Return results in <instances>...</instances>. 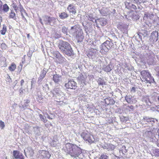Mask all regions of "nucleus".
Listing matches in <instances>:
<instances>
[{
  "label": "nucleus",
  "mask_w": 159,
  "mask_h": 159,
  "mask_svg": "<svg viewBox=\"0 0 159 159\" xmlns=\"http://www.w3.org/2000/svg\"><path fill=\"white\" fill-rule=\"evenodd\" d=\"M65 150L67 154L71 157L77 159H83L84 157L82 149L80 145H77L70 143H66L65 145Z\"/></svg>",
  "instance_id": "f257e3e1"
},
{
  "label": "nucleus",
  "mask_w": 159,
  "mask_h": 159,
  "mask_svg": "<svg viewBox=\"0 0 159 159\" xmlns=\"http://www.w3.org/2000/svg\"><path fill=\"white\" fill-rule=\"evenodd\" d=\"M61 52L69 56L74 55V52L70 45L67 42L60 40L57 45Z\"/></svg>",
  "instance_id": "f03ea898"
},
{
  "label": "nucleus",
  "mask_w": 159,
  "mask_h": 159,
  "mask_svg": "<svg viewBox=\"0 0 159 159\" xmlns=\"http://www.w3.org/2000/svg\"><path fill=\"white\" fill-rule=\"evenodd\" d=\"M140 74L141 76V79L142 81L146 84H149L147 85L148 86L149 85H150L152 83H155L153 78L148 71L145 70H142Z\"/></svg>",
  "instance_id": "7ed1b4c3"
},
{
  "label": "nucleus",
  "mask_w": 159,
  "mask_h": 159,
  "mask_svg": "<svg viewBox=\"0 0 159 159\" xmlns=\"http://www.w3.org/2000/svg\"><path fill=\"white\" fill-rule=\"evenodd\" d=\"M113 43L107 40L100 46V52L103 55H106L112 47Z\"/></svg>",
  "instance_id": "20e7f679"
},
{
  "label": "nucleus",
  "mask_w": 159,
  "mask_h": 159,
  "mask_svg": "<svg viewBox=\"0 0 159 159\" xmlns=\"http://www.w3.org/2000/svg\"><path fill=\"white\" fill-rule=\"evenodd\" d=\"M146 62L149 65H154L156 62V58L154 53L151 51H148L144 55Z\"/></svg>",
  "instance_id": "39448f33"
},
{
  "label": "nucleus",
  "mask_w": 159,
  "mask_h": 159,
  "mask_svg": "<svg viewBox=\"0 0 159 159\" xmlns=\"http://www.w3.org/2000/svg\"><path fill=\"white\" fill-rule=\"evenodd\" d=\"M42 18L44 24L46 25L53 26L56 22V19L53 17L44 15Z\"/></svg>",
  "instance_id": "423d86ee"
},
{
  "label": "nucleus",
  "mask_w": 159,
  "mask_h": 159,
  "mask_svg": "<svg viewBox=\"0 0 159 159\" xmlns=\"http://www.w3.org/2000/svg\"><path fill=\"white\" fill-rule=\"evenodd\" d=\"M81 136L84 140L88 141L91 143L96 142L93 136L89 133H86L85 132H83L81 134Z\"/></svg>",
  "instance_id": "0eeeda50"
},
{
  "label": "nucleus",
  "mask_w": 159,
  "mask_h": 159,
  "mask_svg": "<svg viewBox=\"0 0 159 159\" xmlns=\"http://www.w3.org/2000/svg\"><path fill=\"white\" fill-rule=\"evenodd\" d=\"M39 157H42V159H49L51 155L48 151L40 150L39 151Z\"/></svg>",
  "instance_id": "6e6552de"
},
{
  "label": "nucleus",
  "mask_w": 159,
  "mask_h": 159,
  "mask_svg": "<svg viewBox=\"0 0 159 159\" xmlns=\"http://www.w3.org/2000/svg\"><path fill=\"white\" fill-rule=\"evenodd\" d=\"M65 86L67 89H75L77 87V84L73 80H71L65 84Z\"/></svg>",
  "instance_id": "1a4fd4ad"
},
{
  "label": "nucleus",
  "mask_w": 159,
  "mask_h": 159,
  "mask_svg": "<svg viewBox=\"0 0 159 159\" xmlns=\"http://www.w3.org/2000/svg\"><path fill=\"white\" fill-rule=\"evenodd\" d=\"M81 30L76 25H75L71 27V29L69 31V33L72 36H75L77 33L81 31Z\"/></svg>",
  "instance_id": "9d476101"
},
{
  "label": "nucleus",
  "mask_w": 159,
  "mask_h": 159,
  "mask_svg": "<svg viewBox=\"0 0 159 159\" xmlns=\"http://www.w3.org/2000/svg\"><path fill=\"white\" fill-rule=\"evenodd\" d=\"M143 121L147 122L151 124L152 125H154L157 124V120L156 119L152 118H149L148 117L145 116L143 118Z\"/></svg>",
  "instance_id": "9b49d317"
},
{
  "label": "nucleus",
  "mask_w": 159,
  "mask_h": 159,
  "mask_svg": "<svg viewBox=\"0 0 159 159\" xmlns=\"http://www.w3.org/2000/svg\"><path fill=\"white\" fill-rule=\"evenodd\" d=\"M148 31L144 29H142L140 30V32L137 33V35L139 38L141 40L142 42H143L142 40V36H143L144 37L147 36L148 34Z\"/></svg>",
  "instance_id": "f8f14e48"
},
{
  "label": "nucleus",
  "mask_w": 159,
  "mask_h": 159,
  "mask_svg": "<svg viewBox=\"0 0 159 159\" xmlns=\"http://www.w3.org/2000/svg\"><path fill=\"white\" fill-rule=\"evenodd\" d=\"M125 99L129 103H135L137 102V100L134 97L130 95H126L125 97Z\"/></svg>",
  "instance_id": "ddd939ff"
},
{
  "label": "nucleus",
  "mask_w": 159,
  "mask_h": 159,
  "mask_svg": "<svg viewBox=\"0 0 159 159\" xmlns=\"http://www.w3.org/2000/svg\"><path fill=\"white\" fill-rule=\"evenodd\" d=\"M142 101L148 106L151 105L153 103L150 100L149 97L148 95L143 96L142 99Z\"/></svg>",
  "instance_id": "4468645a"
},
{
  "label": "nucleus",
  "mask_w": 159,
  "mask_h": 159,
  "mask_svg": "<svg viewBox=\"0 0 159 159\" xmlns=\"http://www.w3.org/2000/svg\"><path fill=\"white\" fill-rule=\"evenodd\" d=\"M83 33L82 30H81L80 31H79L77 34L75 35L76 39L77 40V42H81L83 41V40L84 38V37L83 35Z\"/></svg>",
  "instance_id": "2eb2a0df"
},
{
  "label": "nucleus",
  "mask_w": 159,
  "mask_h": 159,
  "mask_svg": "<svg viewBox=\"0 0 159 159\" xmlns=\"http://www.w3.org/2000/svg\"><path fill=\"white\" fill-rule=\"evenodd\" d=\"M95 23H99V25H100L101 26L105 25L107 23V19L105 18H100L95 20Z\"/></svg>",
  "instance_id": "dca6fc26"
},
{
  "label": "nucleus",
  "mask_w": 159,
  "mask_h": 159,
  "mask_svg": "<svg viewBox=\"0 0 159 159\" xmlns=\"http://www.w3.org/2000/svg\"><path fill=\"white\" fill-rule=\"evenodd\" d=\"M158 33L157 31H153L152 32L150 36V39L151 41H157L158 40Z\"/></svg>",
  "instance_id": "f3484780"
},
{
  "label": "nucleus",
  "mask_w": 159,
  "mask_h": 159,
  "mask_svg": "<svg viewBox=\"0 0 159 159\" xmlns=\"http://www.w3.org/2000/svg\"><path fill=\"white\" fill-rule=\"evenodd\" d=\"M128 26L125 24H122L118 26V28L120 29L124 33H126L128 31Z\"/></svg>",
  "instance_id": "a211bd4d"
},
{
  "label": "nucleus",
  "mask_w": 159,
  "mask_h": 159,
  "mask_svg": "<svg viewBox=\"0 0 159 159\" xmlns=\"http://www.w3.org/2000/svg\"><path fill=\"white\" fill-rule=\"evenodd\" d=\"M47 72L46 69L44 68L41 71L39 77L38 78V82L39 83L44 77Z\"/></svg>",
  "instance_id": "6ab92c4d"
},
{
  "label": "nucleus",
  "mask_w": 159,
  "mask_h": 159,
  "mask_svg": "<svg viewBox=\"0 0 159 159\" xmlns=\"http://www.w3.org/2000/svg\"><path fill=\"white\" fill-rule=\"evenodd\" d=\"M99 11L101 14L103 16H106L108 14H110L109 12V9L107 7H103Z\"/></svg>",
  "instance_id": "aec40b11"
},
{
  "label": "nucleus",
  "mask_w": 159,
  "mask_h": 159,
  "mask_svg": "<svg viewBox=\"0 0 159 159\" xmlns=\"http://www.w3.org/2000/svg\"><path fill=\"white\" fill-rule=\"evenodd\" d=\"M67 10L70 13L75 14L76 13L75 7L73 5L70 4L68 5Z\"/></svg>",
  "instance_id": "412c9836"
},
{
  "label": "nucleus",
  "mask_w": 159,
  "mask_h": 159,
  "mask_svg": "<svg viewBox=\"0 0 159 159\" xmlns=\"http://www.w3.org/2000/svg\"><path fill=\"white\" fill-rule=\"evenodd\" d=\"M25 154L26 156V154L28 155L32 156L34 154L33 150L30 147H28L27 149L24 150Z\"/></svg>",
  "instance_id": "4be33fe9"
},
{
  "label": "nucleus",
  "mask_w": 159,
  "mask_h": 159,
  "mask_svg": "<svg viewBox=\"0 0 159 159\" xmlns=\"http://www.w3.org/2000/svg\"><path fill=\"white\" fill-rule=\"evenodd\" d=\"M103 148L104 149H106L108 151H110L113 150L115 149V146L110 143L106 144Z\"/></svg>",
  "instance_id": "5701e85b"
},
{
  "label": "nucleus",
  "mask_w": 159,
  "mask_h": 159,
  "mask_svg": "<svg viewBox=\"0 0 159 159\" xmlns=\"http://www.w3.org/2000/svg\"><path fill=\"white\" fill-rule=\"evenodd\" d=\"M13 155L14 158L16 159H19L21 156H23L22 153H20L17 151H13Z\"/></svg>",
  "instance_id": "b1692460"
},
{
  "label": "nucleus",
  "mask_w": 159,
  "mask_h": 159,
  "mask_svg": "<svg viewBox=\"0 0 159 159\" xmlns=\"http://www.w3.org/2000/svg\"><path fill=\"white\" fill-rule=\"evenodd\" d=\"M59 144L58 140L55 138H53V140L50 143V144L52 146L55 147Z\"/></svg>",
  "instance_id": "393cba45"
},
{
  "label": "nucleus",
  "mask_w": 159,
  "mask_h": 159,
  "mask_svg": "<svg viewBox=\"0 0 159 159\" xmlns=\"http://www.w3.org/2000/svg\"><path fill=\"white\" fill-rule=\"evenodd\" d=\"M33 130L34 134L37 135H40V128L38 126H36L33 128Z\"/></svg>",
  "instance_id": "a878e982"
},
{
  "label": "nucleus",
  "mask_w": 159,
  "mask_h": 159,
  "mask_svg": "<svg viewBox=\"0 0 159 159\" xmlns=\"http://www.w3.org/2000/svg\"><path fill=\"white\" fill-rule=\"evenodd\" d=\"M68 16V15L65 12L61 13L59 14V17L62 19H64L67 18Z\"/></svg>",
  "instance_id": "bb28decb"
},
{
  "label": "nucleus",
  "mask_w": 159,
  "mask_h": 159,
  "mask_svg": "<svg viewBox=\"0 0 159 159\" xmlns=\"http://www.w3.org/2000/svg\"><path fill=\"white\" fill-rule=\"evenodd\" d=\"M139 18V15L136 12L133 13H131V19L133 20H136Z\"/></svg>",
  "instance_id": "cd10ccee"
},
{
  "label": "nucleus",
  "mask_w": 159,
  "mask_h": 159,
  "mask_svg": "<svg viewBox=\"0 0 159 159\" xmlns=\"http://www.w3.org/2000/svg\"><path fill=\"white\" fill-rule=\"evenodd\" d=\"M144 135L145 136L148 138H152V137L153 136V134L151 131H146L145 132Z\"/></svg>",
  "instance_id": "c85d7f7f"
},
{
  "label": "nucleus",
  "mask_w": 159,
  "mask_h": 159,
  "mask_svg": "<svg viewBox=\"0 0 159 159\" xmlns=\"http://www.w3.org/2000/svg\"><path fill=\"white\" fill-rule=\"evenodd\" d=\"M52 93L53 96L55 95L56 94H57L59 95L61 93V91L59 90V89L58 88H55L52 91H51Z\"/></svg>",
  "instance_id": "c756f323"
},
{
  "label": "nucleus",
  "mask_w": 159,
  "mask_h": 159,
  "mask_svg": "<svg viewBox=\"0 0 159 159\" xmlns=\"http://www.w3.org/2000/svg\"><path fill=\"white\" fill-rule=\"evenodd\" d=\"M51 53L53 56L57 59H58L61 55L59 52L56 51H52L51 52Z\"/></svg>",
  "instance_id": "7c9ffc66"
},
{
  "label": "nucleus",
  "mask_w": 159,
  "mask_h": 159,
  "mask_svg": "<svg viewBox=\"0 0 159 159\" xmlns=\"http://www.w3.org/2000/svg\"><path fill=\"white\" fill-rule=\"evenodd\" d=\"M61 76L58 75H55L53 76V80L55 82L57 83L58 82L60 81L59 78Z\"/></svg>",
  "instance_id": "2f4dec72"
},
{
  "label": "nucleus",
  "mask_w": 159,
  "mask_h": 159,
  "mask_svg": "<svg viewBox=\"0 0 159 159\" xmlns=\"http://www.w3.org/2000/svg\"><path fill=\"white\" fill-rule=\"evenodd\" d=\"M112 99H111L110 98H106L105 100V103L107 105H111L113 104Z\"/></svg>",
  "instance_id": "473e14b6"
},
{
  "label": "nucleus",
  "mask_w": 159,
  "mask_h": 159,
  "mask_svg": "<svg viewBox=\"0 0 159 159\" xmlns=\"http://www.w3.org/2000/svg\"><path fill=\"white\" fill-rule=\"evenodd\" d=\"M58 61L60 64H62L65 63L66 61L65 58L63 57H62L61 55L58 59Z\"/></svg>",
  "instance_id": "72a5a7b5"
},
{
  "label": "nucleus",
  "mask_w": 159,
  "mask_h": 159,
  "mask_svg": "<svg viewBox=\"0 0 159 159\" xmlns=\"http://www.w3.org/2000/svg\"><path fill=\"white\" fill-rule=\"evenodd\" d=\"M110 63L103 68V70L106 72H109L112 70L111 67V66Z\"/></svg>",
  "instance_id": "f704fd0d"
},
{
  "label": "nucleus",
  "mask_w": 159,
  "mask_h": 159,
  "mask_svg": "<svg viewBox=\"0 0 159 159\" xmlns=\"http://www.w3.org/2000/svg\"><path fill=\"white\" fill-rule=\"evenodd\" d=\"M98 84L100 85H106V82L104 79L100 78H99L98 80Z\"/></svg>",
  "instance_id": "c9c22d12"
},
{
  "label": "nucleus",
  "mask_w": 159,
  "mask_h": 159,
  "mask_svg": "<svg viewBox=\"0 0 159 159\" xmlns=\"http://www.w3.org/2000/svg\"><path fill=\"white\" fill-rule=\"evenodd\" d=\"M124 18H125L127 20H131V13L130 12L127 14L125 15L123 17Z\"/></svg>",
  "instance_id": "e433bc0d"
},
{
  "label": "nucleus",
  "mask_w": 159,
  "mask_h": 159,
  "mask_svg": "<svg viewBox=\"0 0 159 159\" xmlns=\"http://www.w3.org/2000/svg\"><path fill=\"white\" fill-rule=\"evenodd\" d=\"M133 5V4L131 2H125V7L128 9H131Z\"/></svg>",
  "instance_id": "4c0bfd02"
},
{
  "label": "nucleus",
  "mask_w": 159,
  "mask_h": 159,
  "mask_svg": "<svg viewBox=\"0 0 159 159\" xmlns=\"http://www.w3.org/2000/svg\"><path fill=\"white\" fill-rule=\"evenodd\" d=\"M7 31V27L5 25H3L2 29L1 30V34L3 35L5 34Z\"/></svg>",
  "instance_id": "58836bf2"
},
{
  "label": "nucleus",
  "mask_w": 159,
  "mask_h": 159,
  "mask_svg": "<svg viewBox=\"0 0 159 159\" xmlns=\"http://www.w3.org/2000/svg\"><path fill=\"white\" fill-rule=\"evenodd\" d=\"M39 116L40 119L41 121H43L44 123H46L47 121V120L46 119V116L45 115L44 116L42 114H39Z\"/></svg>",
  "instance_id": "ea45409f"
},
{
  "label": "nucleus",
  "mask_w": 159,
  "mask_h": 159,
  "mask_svg": "<svg viewBox=\"0 0 159 159\" xmlns=\"http://www.w3.org/2000/svg\"><path fill=\"white\" fill-rule=\"evenodd\" d=\"M19 10L20 11L21 15L23 16V13H24L25 14L27 15V13L25 12V10L20 4L19 6Z\"/></svg>",
  "instance_id": "a19ab883"
},
{
  "label": "nucleus",
  "mask_w": 159,
  "mask_h": 159,
  "mask_svg": "<svg viewBox=\"0 0 159 159\" xmlns=\"http://www.w3.org/2000/svg\"><path fill=\"white\" fill-rule=\"evenodd\" d=\"M126 109L128 110L129 111L132 112L134 111V107L132 105H128L126 107Z\"/></svg>",
  "instance_id": "79ce46f5"
},
{
  "label": "nucleus",
  "mask_w": 159,
  "mask_h": 159,
  "mask_svg": "<svg viewBox=\"0 0 159 159\" xmlns=\"http://www.w3.org/2000/svg\"><path fill=\"white\" fill-rule=\"evenodd\" d=\"M153 154L155 156L159 157V149H154L153 150Z\"/></svg>",
  "instance_id": "37998d69"
},
{
  "label": "nucleus",
  "mask_w": 159,
  "mask_h": 159,
  "mask_svg": "<svg viewBox=\"0 0 159 159\" xmlns=\"http://www.w3.org/2000/svg\"><path fill=\"white\" fill-rule=\"evenodd\" d=\"M68 28L64 26L62 27L61 31L64 34H66V35H68L67 33Z\"/></svg>",
  "instance_id": "c03bdc74"
},
{
  "label": "nucleus",
  "mask_w": 159,
  "mask_h": 159,
  "mask_svg": "<svg viewBox=\"0 0 159 159\" xmlns=\"http://www.w3.org/2000/svg\"><path fill=\"white\" fill-rule=\"evenodd\" d=\"M53 36L56 39H58L61 37V34L60 32L55 31L54 32Z\"/></svg>",
  "instance_id": "a18cd8bd"
},
{
  "label": "nucleus",
  "mask_w": 159,
  "mask_h": 159,
  "mask_svg": "<svg viewBox=\"0 0 159 159\" xmlns=\"http://www.w3.org/2000/svg\"><path fill=\"white\" fill-rule=\"evenodd\" d=\"M16 68V66L15 64L12 63L11 66L9 67L8 69L10 70L13 71L15 70Z\"/></svg>",
  "instance_id": "49530a36"
},
{
  "label": "nucleus",
  "mask_w": 159,
  "mask_h": 159,
  "mask_svg": "<svg viewBox=\"0 0 159 159\" xmlns=\"http://www.w3.org/2000/svg\"><path fill=\"white\" fill-rule=\"evenodd\" d=\"M120 152L122 153L123 154H125L127 152V150L126 149V147L123 146L121 148V149L119 151Z\"/></svg>",
  "instance_id": "de8ad7c7"
},
{
  "label": "nucleus",
  "mask_w": 159,
  "mask_h": 159,
  "mask_svg": "<svg viewBox=\"0 0 159 159\" xmlns=\"http://www.w3.org/2000/svg\"><path fill=\"white\" fill-rule=\"evenodd\" d=\"M25 102L24 104L22 106V107L23 108H25L27 107L28 106V104L30 102V100L29 99H26L24 100Z\"/></svg>",
  "instance_id": "09e8293b"
},
{
  "label": "nucleus",
  "mask_w": 159,
  "mask_h": 159,
  "mask_svg": "<svg viewBox=\"0 0 159 159\" xmlns=\"http://www.w3.org/2000/svg\"><path fill=\"white\" fill-rule=\"evenodd\" d=\"M120 119L121 121L125 122L128 120L129 118L127 117L122 116L120 118Z\"/></svg>",
  "instance_id": "8fccbe9b"
},
{
  "label": "nucleus",
  "mask_w": 159,
  "mask_h": 159,
  "mask_svg": "<svg viewBox=\"0 0 159 159\" xmlns=\"http://www.w3.org/2000/svg\"><path fill=\"white\" fill-rule=\"evenodd\" d=\"M9 9V7L6 4H5L3 6V10L5 12H7Z\"/></svg>",
  "instance_id": "3c124183"
},
{
  "label": "nucleus",
  "mask_w": 159,
  "mask_h": 159,
  "mask_svg": "<svg viewBox=\"0 0 159 159\" xmlns=\"http://www.w3.org/2000/svg\"><path fill=\"white\" fill-rule=\"evenodd\" d=\"M43 98L42 96L41 95V93L40 94H38L37 95V99L38 102H41V101L43 99Z\"/></svg>",
  "instance_id": "603ef678"
},
{
  "label": "nucleus",
  "mask_w": 159,
  "mask_h": 159,
  "mask_svg": "<svg viewBox=\"0 0 159 159\" xmlns=\"http://www.w3.org/2000/svg\"><path fill=\"white\" fill-rule=\"evenodd\" d=\"M45 115V116H46V118L47 117L49 119H52L54 117V116L52 114H51V115H49L48 114L46 113Z\"/></svg>",
  "instance_id": "864d4df0"
},
{
  "label": "nucleus",
  "mask_w": 159,
  "mask_h": 159,
  "mask_svg": "<svg viewBox=\"0 0 159 159\" xmlns=\"http://www.w3.org/2000/svg\"><path fill=\"white\" fill-rule=\"evenodd\" d=\"M10 18H15V14L14 12H12V11L10 14L9 16Z\"/></svg>",
  "instance_id": "5fc2aeb1"
},
{
  "label": "nucleus",
  "mask_w": 159,
  "mask_h": 159,
  "mask_svg": "<svg viewBox=\"0 0 159 159\" xmlns=\"http://www.w3.org/2000/svg\"><path fill=\"white\" fill-rule=\"evenodd\" d=\"M99 159H108V157L105 154L102 155Z\"/></svg>",
  "instance_id": "6e6d98bb"
},
{
  "label": "nucleus",
  "mask_w": 159,
  "mask_h": 159,
  "mask_svg": "<svg viewBox=\"0 0 159 159\" xmlns=\"http://www.w3.org/2000/svg\"><path fill=\"white\" fill-rule=\"evenodd\" d=\"M1 47L2 49V50L4 49L5 50L7 46L5 43H2L1 44Z\"/></svg>",
  "instance_id": "4d7b16f0"
},
{
  "label": "nucleus",
  "mask_w": 159,
  "mask_h": 159,
  "mask_svg": "<svg viewBox=\"0 0 159 159\" xmlns=\"http://www.w3.org/2000/svg\"><path fill=\"white\" fill-rule=\"evenodd\" d=\"M20 94V95H22L23 94V93L25 91V90L22 87H21L19 89Z\"/></svg>",
  "instance_id": "13d9d810"
},
{
  "label": "nucleus",
  "mask_w": 159,
  "mask_h": 159,
  "mask_svg": "<svg viewBox=\"0 0 159 159\" xmlns=\"http://www.w3.org/2000/svg\"><path fill=\"white\" fill-rule=\"evenodd\" d=\"M0 126L1 127L2 129H3L5 127V125L4 122L2 120H0Z\"/></svg>",
  "instance_id": "bf43d9fd"
},
{
  "label": "nucleus",
  "mask_w": 159,
  "mask_h": 159,
  "mask_svg": "<svg viewBox=\"0 0 159 159\" xmlns=\"http://www.w3.org/2000/svg\"><path fill=\"white\" fill-rule=\"evenodd\" d=\"M148 17L150 19L152 18L154 16V15L151 12H148Z\"/></svg>",
  "instance_id": "052dcab7"
},
{
  "label": "nucleus",
  "mask_w": 159,
  "mask_h": 159,
  "mask_svg": "<svg viewBox=\"0 0 159 159\" xmlns=\"http://www.w3.org/2000/svg\"><path fill=\"white\" fill-rule=\"evenodd\" d=\"M155 70L157 72V75L159 76V66H157L155 67Z\"/></svg>",
  "instance_id": "680f3d73"
},
{
  "label": "nucleus",
  "mask_w": 159,
  "mask_h": 159,
  "mask_svg": "<svg viewBox=\"0 0 159 159\" xmlns=\"http://www.w3.org/2000/svg\"><path fill=\"white\" fill-rule=\"evenodd\" d=\"M111 13L114 16L116 14V11L115 9H112L111 11Z\"/></svg>",
  "instance_id": "e2e57ef3"
},
{
  "label": "nucleus",
  "mask_w": 159,
  "mask_h": 159,
  "mask_svg": "<svg viewBox=\"0 0 159 159\" xmlns=\"http://www.w3.org/2000/svg\"><path fill=\"white\" fill-rule=\"evenodd\" d=\"M130 1L131 2L136 3L137 4H139L138 0H130Z\"/></svg>",
  "instance_id": "0e129e2a"
},
{
  "label": "nucleus",
  "mask_w": 159,
  "mask_h": 159,
  "mask_svg": "<svg viewBox=\"0 0 159 159\" xmlns=\"http://www.w3.org/2000/svg\"><path fill=\"white\" fill-rule=\"evenodd\" d=\"M131 92L133 93H134L135 91V88L134 87H133L131 90Z\"/></svg>",
  "instance_id": "69168bd1"
},
{
  "label": "nucleus",
  "mask_w": 159,
  "mask_h": 159,
  "mask_svg": "<svg viewBox=\"0 0 159 159\" xmlns=\"http://www.w3.org/2000/svg\"><path fill=\"white\" fill-rule=\"evenodd\" d=\"M25 81L24 80H22L20 81V85L21 86H22L23 85Z\"/></svg>",
  "instance_id": "338daca9"
},
{
  "label": "nucleus",
  "mask_w": 159,
  "mask_h": 159,
  "mask_svg": "<svg viewBox=\"0 0 159 159\" xmlns=\"http://www.w3.org/2000/svg\"><path fill=\"white\" fill-rule=\"evenodd\" d=\"M136 9H137L135 5H134L133 4L132 7L131 9H133V10H135Z\"/></svg>",
  "instance_id": "774afa93"
}]
</instances>
